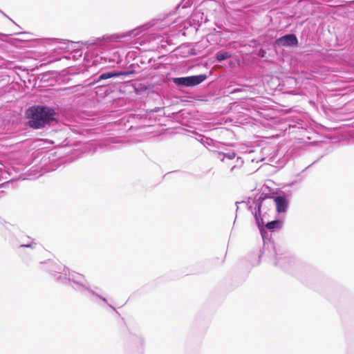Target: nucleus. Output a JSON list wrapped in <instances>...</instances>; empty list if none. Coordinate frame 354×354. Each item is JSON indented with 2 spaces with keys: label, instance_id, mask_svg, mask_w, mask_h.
I'll use <instances>...</instances> for the list:
<instances>
[{
  "label": "nucleus",
  "instance_id": "1",
  "mask_svg": "<svg viewBox=\"0 0 354 354\" xmlns=\"http://www.w3.org/2000/svg\"><path fill=\"white\" fill-rule=\"evenodd\" d=\"M28 120V126L37 129L44 127L54 120L55 111L45 106H33L26 112Z\"/></svg>",
  "mask_w": 354,
  "mask_h": 354
},
{
  "label": "nucleus",
  "instance_id": "2",
  "mask_svg": "<svg viewBox=\"0 0 354 354\" xmlns=\"http://www.w3.org/2000/svg\"><path fill=\"white\" fill-rule=\"evenodd\" d=\"M297 39L295 35H286L275 41V44L280 46H292L297 44Z\"/></svg>",
  "mask_w": 354,
  "mask_h": 354
},
{
  "label": "nucleus",
  "instance_id": "3",
  "mask_svg": "<svg viewBox=\"0 0 354 354\" xmlns=\"http://www.w3.org/2000/svg\"><path fill=\"white\" fill-rule=\"evenodd\" d=\"M135 71L133 70L127 71H110L101 74L98 77V82L102 80H106L111 77H115L119 76H129L131 75H133Z\"/></svg>",
  "mask_w": 354,
  "mask_h": 354
},
{
  "label": "nucleus",
  "instance_id": "4",
  "mask_svg": "<svg viewBox=\"0 0 354 354\" xmlns=\"http://www.w3.org/2000/svg\"><path fill=\"white\" fill-rule=\"evenodd\" d=\"M276 209L279 213L285 212L288 207V201L285 196H279L274 198Z\"/></svg>",
  "mask_w": 354,
  "mask_h": 354
},
{
  "label": "nucleus",
  "instance_id": "5",
  "mask_svg": "<svg viewBox=\"0 0 354 354\" xmlns=\"http://www.w3.org/2000/svg\"><path fill=\"white\" fill-rule=\"evenodd\" d=\"M142 28H137V29H134V30H132L131 31H129V32H124V33H122V34H115V35H111V41H116L119 39H122V38H124V37H134V36H136L138 35H139L140 32H141V29Z\"/></svg>",
  "mask_w": 354,
  "mask_h": 354
},
{
  "label": "nucleus",
  "instance_id": "6",
  "mask_svg": "<svg viewBox=\"0 0 354 354\" xmlns=\"http://www.w3.org/2000/svg\"><path fill=\"white\" fill-rule=\"evenodd\" d=\"M187 78L189 86H193L198 85L205 81L207 78V76L206 75L201 74L198 75L189 76Z\"/></svg>",
  "mask_w": 354,
  "mask_h": 354
},
{
  "label": "nucleus",
  "instance_id": "7",
  "mask_svg": "<svg viewBox=\"0 0 354 354\" xmlns=\"http://www.w3.org/2000/svg\"><path fill=\"white\" fill-rule=\"evenodd\" d=\"M281 225V222L280 221L276 220L271 222L268 223L266 225V228L268 230H274L275 228H280Z\"/></svg>",
  "mask_w": 354,
  "mask_h": 354
},
{
  "label": "nucleus",
  "instance_id": "8",
  "mask_svg": "<svg viewBox=\"0 0 354 354\" xmlns=\"http://www.w3.org/2000/svg\"><path fill=\"white\" fill-rule=\"evenodd\" d=\"M174 82L177 85L189 86L187 77L174 78Z\"/></svg>",
  "mask_w": 354,
  "mask_h": 354
},
{
  "label": "nucleus",
  "instance_id": "9",
  "mask_svg": "<svg viewBox=\"0 0 354 354\" xmlns=\"http://www.w3.org/2000/svg\"><path fill=\"white\" fill-rule=\"evenodd\" d=\"M231 57V55L227 52H218L216 54V59L219 62L227 59Z\"/></svg>",
  "mask_w": 354,
  "mask_h": 354
},
{
  "label": "nucleus",
  "instance_id": "10",
  "mask_svg": "<svg viewBox=\"0 0 354 354\" xmlns=\"http://www.w3.org/2000/svg\"><path fill=\"white\" fill-rule=\"evenodd\" d=\"M227 157L230 158V159H233L235 157V153H232V154H230L227 156Z\"/></svg>",
  "mask_w": 354,
  "mask_h": 354
},
{
  "label": "nucleus",
  "instance_id": "11",
  "mask_svg": "<svg viewBox=\"0 0 354 354\" xmlns=\"http://www.w3.org/2000/svg\"><path fill=\"white\" fill-rule=\"evenodd\" d=\"M264 53H265V50H260L259 51V55H261V57H264Z\"/></svg>",
  "mask_w": 354,
  "mask_h": 354
}]
</instances>
